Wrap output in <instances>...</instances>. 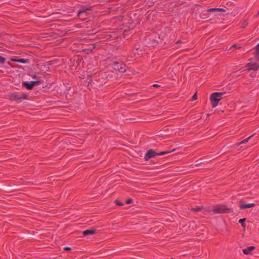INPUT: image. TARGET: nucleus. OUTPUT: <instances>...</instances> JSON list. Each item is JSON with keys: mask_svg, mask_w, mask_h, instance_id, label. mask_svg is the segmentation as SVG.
I'll return each instance as SVG.
<instances>
[{"mask_svg": "<svg viewBox=\"0 0 259 259\" xmlns=\"http://www.w3.org/2000/svg\"><path fill=\"white\" fill-rule=\"evenodd\" d=\"M169 134L171 135V133L169 134V133H166L165 134V136H168Z\"/></svg>", "mask_w": 259, "mask_h": 259, "instance_id": "nucleus-34", "label": "nucleus"}, {"mask_svg": "<svg viewBox=\"0 0 259 259\" xmlns=\"http://www.w3.org/2000/svg\"><path fill=\"white\" fill-rule=\"evenodd\" d=\"M166 113H164V112H163V116H164V117H165V116H167V114H166Z\"/></svg>", "mask_w": 259, "mask_h": 259, "instance_id": "nucleus-29", "label": "nucleus"}, {"mask_svg": "<svg viewBox=\"0 0 259 259\" xmlns=\"http://www.w3.org/2000/svg\"><path fill=\"white\" fill-rule=\"evenodd\" d=\"M116 204L118 205H119V206H122L123 205V203H121V202H118L117 200L116 201Z\"/></svg>", "mask_w": 259, "mask_h": 259, "instance_id": "nucleus-24", "label": "nucleus"}, {"mask_svg": "<svg viewBox=\"0 0 259 259\" xmlns=\"http://www.w3.org/2000/svg\"><path fill=\"white\" fill-rule=\"evenodd\" d=\"M5 58L3 57L0 56V64H4L5 62Z\"/></svg>", "mask_w": 259, "mask_h": 259, "instance_id": "nucleus-19", "label": "nucleus"}, {"mask_svg": "<svg viewBox=\"0 0 259 259\" xmlns=\"http://www.w3.org/2000/svg\"><path fill=\"white\" fill-rule=\"evenodd\" d=\"M257 15V16H259V11L258 12V13H257V15Z\"/></svg>", "mask_w": 259, "mask_h": 259, "instance_id": "nucleus-38", "label": "nucleus"}, {"mask_svg": "<svg viewBox=\"0 0 259 259\" xmlns=\"http://www.w3.org/2000/svg\"><path fill=\"white\" fill-rule=\"evenodd\" d=\"M255 48H258V49H259V43L256 45V46L255 47Z\"/></svg>", "mask_w": 259, "mask_h": 259, "instance_id": "nucleus-33", "label": "nucleus"}, {"mask_svg": "<svg viewBox=\"0 0 259 259\" xmlns=\"http://www.w3.org/2000/svg\"><path fill=\"white\" fill-rule=\"evenodd\" d=\"M166 213L165 212H163L162 213V214H163V219H164V217H165V214H166Z\"/></svg>", "mask_w": 259, "mask_h": 259, "instance_id": "nucleus-32", "label": "nucleus"}, {"mask_svg": "<svg viewBox=\"0 0 259 259\" xmlns=\"http://www.w3.org/2000/svg\"><path fill=\"white\" fill-rule=\"evenodd\" d=\"M225 10L223 8H210L207 11L208 12H225Z\"/></svg>", "mask_w": 259, "mask_h": 259, "instance_id": "nucleus-12", "label": "nucleus"}, {"mask_svg": "<svg viewBox=\"0 0 259 259\" xmlns=\"http://www.w3.org/2000/svg\"><path fill=\"white\" fill-rule=\"evenodd\" d=\"M132 201H133L132 199H129L126 200V203L127 204H130V203H132Z\"/></svg>", "mask_w": 259, "mask_h": 259, "instance_id": "nucleus-23", "label": "nucleus"}, {"mask_svg": "<svg viewBox=\"0 0 259 259\" xmlns=\"http://www.w3.org/2000/svg\"><path fill=\"white\" fill-rule=\"evenodd\" d=\"M247 70H257L259 68V63H249L247 64Z\"/></svg>", "mask_w": 259, "mask_h": 259, "instance_id": "nucleus-9", "label": "nucleus"}, {"mask_svg": "<svg viewBox=\"0 0 259 259\" xmlns=\"http://www.w3.org/2000/svg\"><path fill=\"white\" fill-rule=\"evenodd\" d=\"M175 150V149H171L170 150H164V151H163V156H164L165 154L170 153L174 151Z\"/></svg>", "mask_w": 259, "mask_h": 259, "instance_id": "nucleus-18", "label": "nucleus"}, {"mask_svg": "<svg viewBox=\"0 0 259 259\" xmlns=\"http://www.w3.org/2000/svg\"><path fill=\"white\" fill-rule=\"evenodd\" d=\"M28 95L25 93L19 94H11L9 95L10 98L13 101L19 102L22 100L27 99Z\"/></svg>", "mask_w": 259, "mask_h": 259, "instance_id": "nucleus-3", "label": "nucleus"}, {"mask_svg": "<svg viewBox=\"0 0 259 259\" xmlns=\"http://www.w3.org/2000/svg\"><path fill=\"white\" fill-rule=\"evenodd\" d=\"M156 154V152L152 149L149 150L146 153L145 156V159L146 161L149 160L151 158L153 157Z\"/></svg>", "mask_w": 259, "mask_h": 259, "instance_id": "nucleus-6", "label": "nucleus"}, {"mask_svg": "<svg viewBox=\"0 0 259 259\" xmlns=\"http://www.w3.org/2000/svg\"><path fill=\"white\" fill-rule=\"evenodd\" d=\"M201 207H196L195 208H194L192 209L193 211H199L201 209Z\"/></svg>", "mask_w": 259, "mask_h": 259, "instance_id": "nucleus-20", "label": "nucleus"}, {"mask_svg": "<svg viewBox=\"0 0 259 259\" xmlns=\"http://www.w3.org/2000/svg\"><path fill=\"white\" fill-rule=\"evenodd\" d=\"M175 159V158L173 157L167 158V157H163V168L164 167H165V168H167L166 165L174 161Z\"/></svg>", "mask_w": 259, "mask_h": 259, "instance_id": "nucleus-8", "label": "nucleus"}, {"mask_svg": "<svg viewBox=\"0 0 259 259\" xmlns=\"http://www.w3.org/2000/svg\"><path fill=\"white\" fill-rule=\"evenodd\" d=\"M96 232V229H89V230H86L83 231L82 234L83 236H88V235H91L95 234Z\"/></svg>", "mask_w": 259, "mask_h": 259, "instance_id": "nucleus-10", "label": "nucleus"}, {"mask_svg": "<svg viewBox=\"0 0 259 259\" xmlns=\"http://www.w3.org/2000/svg\"><path fill=\"white\" fill-rule=\"evenodd\" d=\"M11 60L15 62H18V63H26L27 62V60L25 59H12Z\"/></svg>", "mask_w": 259, "mask_h": 259, "instance_id": "nucleus-13", "label": "nucleus"}, {"mask_svg": "<svg viewBox=\"0 0 259 259\" xmlns=\"http://www.w3.org/2000/svg\"><path fill=\"white\" fill-rule=\"evenodd\" d=\"M114 69L120 72H124L125 69L121 66V64L117 62H114L113 66Z\"/></svg>", "mask_w": 259, "mask_h": 259, "instance_id": "nucleus-4", "label": "nucleus"}, {"mask_svg": "<svg viewBox=\"0 0 259 259\" xmlns=\"http://www.w3.org/2000/svg\"><path fill=\"white\" fill-rule=\"evenodd\" d=\"M158 154L161 155H162V152H160Z\"/></svg>", "mask_w": 259, "mask_h": 259, "instance_id": "nucleus-36", "label": "nucleus"}, {"mask_svg": "<svg viewBox=\"0 0 259 259\" xmlns=\"http://www.w3.org/2000/svg\"><path fill=\"white\" fill-rule=\"evenodd\" d=\"M247 24H248L247 22H246V21H244L243 23L242 24V25H243V27H245L246 26H247Z\"/></svg>", "mask_w": 259, "mask_h": 259, "instance_id": "nucleus-22", "label": "nucleus"}, {"mask_svg": "<svg viewBox=\"0 0 259 259\" xmlns=\"http://www.w3.org/2000/svg\"><path fill=\"white\" fill-rule=\"evenodd\" d=\"M90 10L89 8H82L78 11V14L80 15L81 13L85 12L87 11Z\"/></svg>", "mask_w": 259, "mask_h": 259, "instance_id": "nucleus-17", "label": "nucleus"}, {"mask_svg": "<svg viewBox=\"0 0 259 259\" xmlns=\"http://www.w3.org/2000/svg\"><path fill=\"white\" fill-rule=\"evenodd\" d=\"M236 47H237V45L236 44H234V45H232L231 48H236Z\"/></svg>", "mask_w": 259, "mask_h": 259, "instance_id": "nucleus-28", "label": "nucleus"}, {"mask_svg": "<svg viewBox=\"0 0 259 259\" xmlns=\"http://www.w3.org/2000/svg\"><path fill=\"white\" fill-rule=\"evenodd\" d=\"M255 249V246H250L246 248L243 249L242 250V252L245 254H250V252L252 251L253 250Z\"/></svg>", "mask_w": 259, "mask_h": 259, "instance_id": "nucleus-11", "label": "nucleus"}, {"mask_svg": "<svg viewBox=\"0 0 259 259\" xmlns=\"http://www.w3.org/2000/svg\"><path fill=\"white\" fill-rule=\"evenodd\" d=\"M255 58L259 62V48H255Z\"/></svg>", "mask_w": 259, "mask_h": 259, "instance_id": "nucleus-16", "label": "nucleus"}, {"mask_svg": "<svg viewBox=\"0 0 259 259\" xmlns=\"http://www.w3.org/2000/svg\"><path fill=\"white\" fill-rule=\"evenodd\" d=\"M200 163H201V162H198V163H196V164H195V166H198Z\"/></svg>", "mask_w": 259, "mask_h": 259, "instance_id": "nucleus-30", "label": "nucleus"}, {"mask_svg": "<svg viewBox=\"0 0 259 259\" xmlns=\"http://www.w3.org/2000/svg\"><path fill=\"white\" fill-rule=\"evenodd\" d=\"M168 127L167 126H165L163 127V131L165 132V131H168Z\"/></svg>", "mask_w": 259, "mask_h": 259, "instance_id": "nucleus-25", "label": "nucleus"}, {"mask_svg": "<svg viewBox=\"0 0 259 259\" xmlns=\"http://www.w3.org/2000/svg\"><path fill=\"white\" fill-rule=\"evenodd\" d=\"M64 249L65 250H70V248L69 247H66L64 248Z\"/></svg>", "mask_w": 259, "mask_h": 259, "instance_id": "nucleus-27", "label": "nucleus"}, {"mask_svg": "<svg viewBox=\"0 0 259 259\" xmlns=\"http://www.w3.org/2000/svg\"><path fill=\"white\" fill-rule=\"evenodd\" d=\"M253 136V135H252L251 136H250V137H248L247 138H246L245 139L243 140V141H242L241 142H240L238 145H240V144H245L246 143H247L249 140Z\"/></svg>", "mask_w": 259, "mask_h": 259, "instance_id": "nucleus-15", "label": "nucleus"}, {"mask_svg": "<svg viewBox=\"0 0 259 259\" xmlns=\"http://www.w3.org/2000/svg\"><path fill=\"white\" fill-rule=\"evenodd\" d=\"M209 212H213L214 214H218L222 213H231L232 212V209L230 208L226 207L224 205H218L213 209H209Z\"/></svg>", "mask_w": 259, "mask_h": 259, "instance_id": "nucleus-2", "label": "nucleus"}, {"mask_svg": "<svg viewBox=\"0 0 259 259\" xmlns=\"http://www.w3.org/2000/svg\"><path fill=\"white\" fill-rule=\"evenodd\" d=\"M36 77H36L35 75H34V76L33 77V78H36Z\"/></svg>", "mask_w": 259, "mask_h": 259, "instance_id": "nucleus-37", "label": "nucleus"}, {"mask_svg": "<svg viewBox=\"0 0 259 259\" xmlns=\"http://www.w3.org/2000/svg\"><path fill=\"white\" fill-rule=\"evenodd\" d=\"M255 205V204L253 203H244L242 201H240L239 207L241 209H244L254 207Z\"/></svg>", "mask_w": 259, "mask_h": 259, "instance_id": "nucleus-5", "label": "nucleus"}, {"mask_svg": "<svg viewBox=\"0 0 259 259\" xmlns=\"http://www.w3.org/2000/svg\"><path fill=\"white\" fill-rule=\"evenodd\" d=\"M180 40H178V41H177L176 43V44H178V43H180Z\"/></svg>", "mask_w": 259, "mask_h": 259, "instance_id": "nucleus-35", "label": "nucleus"}, {"mask_svg": "<svg viewBox=\"0 0 259 259\" xmlns=\"http://www.w3.org/2000/svg\"><path fill=\"white\" fill-rule=\"evenodd\" d=\"M197 94L195 93L192 97V101H195L197 99Z\"/></svg>", "mask_w": 259, "mask_h": 259, "instance_id": "nucleus-21", "label": "nucleus"}, {"mask_svg": "<svg viewBox=\"0 0 259 259\" xmlns=\"http://www.w3.org/2000/svg\"><path fill=\"white\" fill-rule=\"evenodd\" d=\"M39 81H31L30 82H23V85L25 86L28 90H31L34 85L36 83L39 82Z\"/></svg>", "mask_w": 259, "mask_h": 259, "instance_id": "nucleus-7", "label": "nucleus"}, {"mask_svg": "<svg viewBox=\"0 0 259 259\" xmlns=\"http://www.w3.org/2000/svg\"><path fill=\"white\" fill-rule=\"evenodd\" d=\"M158 39H160V35H158Z\"/></svg>", "mask_w": 259, "mask_h": 259, "instance_id": "nucleus-39", "label": "nucleus"}, {"mask_svg": "<svg viewBox=\"0 0 259 259\" xmlns=\"http://www.w3.org/2000/svg\"><path fill=\"white\" fill-rule=\"evenodd\" d=\"M153 87H160V85H159V84H153L152 85Z\"/></svg>", "mask_w": 259, "mask_h": 259, "instance_id": "nucleus-26", "label": "nucleus"}, {"mask_svg": "<svg viewBox=\"0 0 259 259\" xmlns=\"http://www.w3.org/2000/svg\"><path fill=\"white\" fill-rule=\"evenodd\" d=\"M245 220H246V219L245 218H243V219H240L239 220V223L240 224H241V226L243 228H245L246 225H245Z\"/></svg>", "mask_w": 259, "mask_h": 259, "instance_id": "nucleus-14", "label": "nucleus"}, {"mask_svg": "<svg viewBox=\"0 0 259 259\" xmlns=\"http://www.w3.org/2000/svg\"><path fill=\"white\" fill-rule=\"evenodd\" d=\"M226 94V92H214L210 96L209 99L212 108H215L218 106L219 101L224 98V96Z\"/></svg>", "mask_w": 259, "mask_h": 259, "instance_id": "nucleus-1", "label": "nucleus"}, {"mask_svg": "<svg viewBox=\"0 0 259 259\" xmlns=\"http://www.w3.org/2000/svg\"><path fill=\"white\" fill-rule=\"evenodd\" d=\"M200 163H201V162H198V163H196V164H195V166H198Z\"/></svg>", "mask_w": 259, "mask_h": 259, "instance_id": "nucleus-31", "label": "nucleus"}]
</instances>
